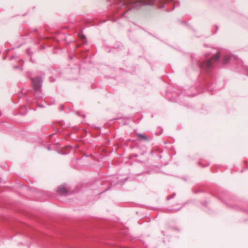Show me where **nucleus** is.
Masks as SVG:
<instances>
[{
  "mask_svg": "<svg viewBox=\"0 0 248 248\" xmlns=\"http://www.w3.org/2000/svg\"><path fill=\"white\" fill-rule=\"evenodd\" d=\"M41 80L39 78H37L32 80L33 87L35 90H38L41 87Z\"/></svg>",
  "mask_w": 248,
  "mask_h": 248,
  "instance_id": "f03ea898",
  "label": "nucleus"
},
{
  "mask_svg": "<svg viewBox=\"0 0 248 248\" xmlns=\"http://www.w3.org/2000/svg\"><path fill=\"white\" fill-rule=\"evenodd\" d=\"M57 191L61 194H65L68 193V190L64 186H59Z\"/></svg>",
  "mask_w": 248,
  "mask_h": 248,
  "instance_id": "7ed1b4c3",
  "label": "nucleus"
},
{
  "mask_svg": "<svg viewBox=\"0 0 248 248\" xmlns=\"http://www.w3.org/2000/svg\"><path fill=\"white\" fill-rule=\"evenodd\" d=\"M220 57V53H217L213 56V57L209 60L205 61L201 64L202 68L208 71L212 66L214 62L218 61Z\"/></svg>",
  "mask_w": 248,
  "mask_h": 248,
  "instance_id": "f257e3e1",
  "label": "nucleus"
},
{
  "mask_svg": "<svg viewBox=\"0 0 248 248\" xmlns=\"http://www.w3.org/2000/svg\"><path fill=\"white\" fill-rule=\"evenodd\" d=\"M137 136H138V137L139 138V139L140 140H148V138L145 135L139 134H138Z\"/></svg>",
  "mask_w": 248,
  "mask_h": 248,
  "instance_id": "20e7f679",
  "label": "nucleus"
},
{
  "mask_svg": "<svg viewBox=\"0 0 248 248\" xmlns=\"http://www.w3.org/2000/svg\"><path fill=\"white\" fill-rule=\"evenodd\" d=\"M80 37L82 39H84L85 38V36L84 35H80Z\"/></svg>",
  "mask_w": 248,
  "mask_h": 248,
  "instance_id": "423d86ee",
  "label": "nucleus"
},
{
  "mask_svg": "<svg viewBox=\"0 0 248 248\" xmlns=\"http://www.w3.org/2000/svg\"><path fill=\"white\" fill-rule=\"evenodd\" d=\"M230 57L228 56H225L223 60L224 64L226 63L230 60Z\"/></svg>",
  "mask_w": 248,
  "mask_h": 248,
  "instance_id": "39448f33",
  "label": "nucleus"
}]
</instances>
